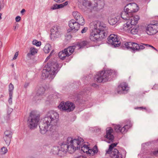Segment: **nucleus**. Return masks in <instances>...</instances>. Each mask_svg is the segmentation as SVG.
<instances>
[{
  "label": "nucleus",
  "mask_w": 158,
  "mask_h": 158,
  "mask_svg": "<svg viewBox=\"0 0 158 158\" xmlns=\"http://www.w3.org/2000/svg\"><path fill=\"white\" fill-rule=\"evenodd\" d=\"M94 28L91 33L90 39L93 41H95L99 39L103 38L105 36V27L102 23L97 22L94 25Z\"/></svg>",
  "instance_id": "obj_1"
},
{
  "label": "nucleus",
  "mask_w": 158,
  "mask_h": 158,
  "mask_svg": "<svg viewBox=\"0 0 158 158\" xmlns=\"http://www.w3.org/2000/svg\"><path fill=\"white\" fill-rule=\"evenodd\" d=\"M73 15L76 19H71L69 22V26L72 30L78 31L80 28V25H84L85 21L83 17L77 12L73 13Z\"/></svg>",
  "instance_id": "obj_2"
},
{
  "label": "nucleus",
  "mask_w": 158,
  "mask_h": 158,
  "mask_svg": "<svg viewBox=\"0 0 158 158\" xmlns=\"http://www.w3.org/2000/svg\"><path fill=\"white\" fill-rule=\"evenodd\" d=\"M69 141V145L67 147L68 150L70 153H73L78 148H79L81 143L84 140L80 137H78L76 139H73L71 137H69L67 139Z\"/></svg>",
  "instance_id": "obj_3"
},
{
  "label": "nucleus",
  "mask_w": 158,
  "mask_h": 158,
  "mask_svg": "<svg viewBox=\"0 0 158 158\" xmlns=\"http://www.w3.org/2000/svg\"><path fill=\"white\" fill-rule=\"evenodd\" d=\"M117 144L118 143H115L110 145L106 153L110 155L111 158H125L126 156L125 151L120 153L117 149L114 148Z\"/></svg>",
  "instance_id": "obj_4"
},
{
  "label": "nucleus",
  "mask_w": 158,
  "mask_h": 158,
  "mask_svg": "<svg viewBox=\"0 0 158 158\" xmlns=\"http://www.w3.org/2000/svg\"><path fill=\"white\" fill-rule=\"evenodd\" d=\"M59 68V65L56 63H48L44 66L43 72V75L46 77H48L49 75L54 73Z\"/></svg>",
  "instance_id": "obj_5"
},
{
  "label": "nucleus",
  "mask_w": 158,
  "mask_h": 158,
  "mask_svg": "<svg viewBox=\"0 0 158 158\" xmlns=\"http://www.w3.org/2000/svg\"><path fill=\"white\" fill-rule=\"evenodd\" d=\"M58 108L61 110L70 112L74 110L75 108V104L71 102L62 101L60 103L58 106Z\"/></svg>",
  "instance_id": "obj_6"
},
{
  "label": "nucleus",
  "mask_w": 158,
  "mask_h": 158,
  "mask_svg": "<svg viewBox=\"0 0 158 158\" xmlns=\"http://www.w3.org/2000/svg\"><path fill=\"white\" fill-rule=\"evenodd\" d=\"M154 23L148 24L146 27V32L149 35H153L158 32V21Z\"/></svg>",
  "instance_id": "obj_7"
},
{
  "label": "nucleus",
  "mask_w": 158,
  "mask_h": 158,
  "mask_svg": "<svg viewBox=\"0 0 158 158\" xmlns=\"http://www.w3.org/2000/svg\"><path fill=\"white\" fill-rule=\"evenodd\" d=\"M111 74V72L109 70L101 71L96 76V81L97 82L100 83L103 81H106L107 80V77Z\"/></svg>",
  "instance_id": "obj_8"
},
{
  "label": "nucleus",
  "mask_w": 158,
  "mask_h": 158,
  "mask_svg": "<svg viewBox=\"0 0 158 158\" xmlns=\"http://www.w3.org/2000/svg\"><path fill=\"white\" fill-rule=\"evenodd\" d=\"M131 3H129L126 5L124 8V10L122 12L121 16L124 19H127L132 16Z\"/></svg>",
  "instance_id": "obj_9"
},
{
  "label": "nucleus",
  "mask_w": 158,
  "mask_h": 158,
  "mask_svg": "<svg viewBox=\"0 0 158 158\" xmlns=\"http://www.w3.org/2000/svg\"><path fill=\"white\" fill-rule=\"evenodd\" d=\"M39 120V118L35 115L31 114L28 119L29 127L31 129L36 127L38 125Z\"/></svg>",
  "instance_id": "obj_10"
},
{
  "label": "nucleus",
  "mask_w": 158,
  "mask_h": 158,
  "mask_svg": "<svg viewBox=\"0 0 158 158\" xmlns=\"http://www.w3.org/2000/svg\"><path fill=\"white\" fill-rule=\"evenodd\" d=\"M109 44L114 46V47H118L120 44V39L117 35L111 34L108 38Z\"/></svg>",
  "instance_id": "obj_11"
},
{
  "label": "nucleus",
  "mask_w": 158,
  "mask_h": 158,
  "mask_svg": "<svg viewBox=\"0 0 158 158\" xmlns=\"http://www.w3.org/2000/svg\"><path fill=\"white\" fill-rule=\"evenodd\" d=\"M124 47L127 49L136 50L138 47V44L132 42H127L124 44Z\"/></svg>",
  "instance_id": "obj_12"
},
{
  "label": "nucleus",
  "mask_w": 158,
  "mask_h": 158,
  "mask_svg": "<svg viewBox=\"0 0 158 158\" xmlns=\"http://www.w3.org/2000/svg\"><path fill=\"white\" fill-rule=\"evenodd\" d=\"M113 131V129L111 127L108 128L106 131V134L105 135V137L109 140L112 141L114 139V136L112 134Z\"/></svg>",
  "instance_id": "obj_13"
},
{
  "label": "nucleus",
  "mask_w": 158,
  "mask_h": 158,
  "mask_svg": "<svg viewBox=\"0 0 158 158\" xmlns=\"http://www.w3.org/2000/svg\"><path fill=\"white\" fill-rule=\"evenodd\" d=\"M75 49L74 46H70L65 48V51L68 57L71 55L74 52Z\"/></svg>",
  "instance_id": "obj_14"
},
{
  "label": "nucleus",
  "mask_w": 158,
  "mask_h": 158,
  "mask_svg": "<svg viewBox=\"0 0 158 158\" xmlns=\"http://www.w3.org/2000/svg\"><path fill=\"white\" fill-rule=\"evenodd\" d=\"M128 88L127 84L125 83H123L119 85L117 89L118 93H122L124 91L127 90Z\"/></svg>",
  "instance_id": "obj_15"
},
{
  "label": "nucleus",
  "mask_w": 158,
  "mask_h": 158,
  "mask_svg": "<svg viewBox=\"0 0 158 158\" xmlns=\"http://www.w3.org/2000/svg\"><path fill=\"white\" fill-rule=\"evenodd\" d=\"M68 4V2L66 1L64 3L58 5L57 4L54 5L52 6L51 8V10H54L56 9H58L60 8H62L64 7L67 6Z\"/></svg>",
  "instance_id": "obj_16"
},
{
  "label": "nucleus",
  "mask_w": 158,
  "mask_h": 158,
  "mask_svg": "<svg viewBox=\"0 0 158 158\" xmlns=\"http://www.w3.org/2000/svg\"><path fill=\"white\" fill-rule=\"evenodd\" d=\"M58 56L60 59L62 60L65 59L67 57H68L64 49L60 52L58 54Z\"/></svg>",
  "instance_id": "obj_17"
},
{
  "label": "nucleus",
  "mask_w": 158,
  "mask_h": 158,
  "mask_svg": "<svg viewBox=\"0 0 158 158\" xmlns=\"http://www.w3.org/2000/svg\"><path fill=\"white\" fill-rule=\"evenodd\" d=\"M114 130L116 132L118 133H123L124 132L125 129L119 125H116L114 126Z\"/></svg>",
  "instance_id": "obj_18"
},
{
  "label": "nucleus",
  "mask_w": 158,
  "mask_h": 158,
  "mask_svg": "<svg viewBox=\"0 0 158 158\" xmlns=\"http://www.w3.org/2000/svg\"><path fill=\"white\" fill-rule=\"evenodd\" d=\"M130 18H131V23L134 25H136L138 23V21L139 20V16L138 15H135L134 16L132 15Z\"/></svg>",
  "instance_id": "obj_19"
},
{
  "label": "nucleus",
  "mask_w": 158,
  "mask_h": 158,
  "mask_svg": "<svg viewBox=\"0 0 158 158\" xmlns=\"http://www.w3.org/2000/svg\"><path fill=\"white\" fill-rule=\"evenodd\" d=\"M131 3V9L132 11V15H133V13L138 11L139 9V6L136 4L135 3Z\"/></svg>",
  "instance_id": "obj_20"
},
{
  "label": "nucleus",
  "mask_w": 158,
  "mask_h": 158,
  "mask_svg": "<svg viewBox=\"0 0 158 158\" xmlns=\"http://www.w3.org/2000/svg\"><path fill=\"white\" fill-rule=\"evenodd\" d=\"M144 46H146L147 47H150L152 48L153 49H154L155 50H156V51H158L157 49H156L154 47H153V46L148 44H143V45H139V44H138V47L136 49V50H138L139 49H143L145 48Z\"/></svg>",
  "instance_id": "obj_21"
},
{
  "label": "nucleus",
  "mask_w": 158,
  "mask_h": 158,
  "mask_svg": "<svg viewBox=\"0 0 158 158\" xmlns=\"http://www.w3.org/2000/svg\"><path fill=\"white\" fill-rule=\"evenodd\" d=\"M98 152V148L97 146H95L93 149H89V151L87 152V154L90 155H94Z\"/></svg>",
  "instance_id": "obj_22"
},
{
  "label": "nucleus",
  "mask_w": 158,
  "mask_h": 158,
  "mask_svg": "<svg viewBox=\"0 0 158 158\" xmlns=\"http://www.w3.org/2000/svg\"><path fill=\"white\" fill-rule=\"evenodd\" d=\"M38 52V50L34 47H31L30 49L29 52L28 53L27 56H30V55L33 56L37 54Z\"/></svg>",
  "instance_id": "obj_23"
},
{
  "label": "nucleus",
  "mask_w": 158,
  "mask_h": 158,
  "mask_svg": "<svg viewBox=\"0 0 158 158\" xmlns=\"http://www.w3.org/2000/svg\"><path fill=\"white\" fill-rule=\"evenodd\" d=\"M133 25L131 22H127L124 25L123 28L125 30L129 31Z\"/></svg>",
  "instance_id": "obj_24"
},
{
  "label": "nucleus",
  "mask_w": 158,
  "mask_h": 158,
  "mask_svg": "<svg viewBox=\"0 0 158 158\" xmlns=\"http://www.w3.org/2000/svg\"><path fill=\"white\" fill-rule=\"evenodd\" d=\"M118 21V19L117 18L114 17L110 19L109 20V22L110 25H113L116 23Z\"/></svg>",
  "instance_id": "obj_25"
},
{
  "label": "nucleus",
  "mask_w": 158,
  "mask_h": 158,
  "mask_svg": "<svg viewBox=\"0 0 158 158\" xmlns=\"http://www.w3.org/2000/svg\"><path fill=\"white\" fill-rule=\"evenodd\" d=\"M89 147L87 145H84L81 147V150L84 152L86 153L87 154L89 151Z\"/></svg>",
  "instance_id": "obj_26"
},
{
  "label": "nucleus",
  "mask_w": 158,
  "mask_h": 158,
  "mask_svg": "<svg viewBox=\"0 0 158 158\" xmlns=\"http://www.w3.org/2000/svg\"><path fill=\"white\" fill-rule=\"evenodd\" d=\"M32 44L34 45H36V46L39 47L41 46V43L40 41H38L36 40H34L32 41Z\"/></svg>",
  "instance_id": "obj_27"
},
{
  "label": "nucleus",
  "mask_w": 158,
  "mask_h": 158,
  "mask_svg": "<svg viewBox=\"0 0 158 158\" xmlns=\"http://www.w3.org/2000/svg\"><path fill=\"white\" fill-rule=\"evenodd\" d=\"M130 31L132 34H135L137 32L135 26L133 25L132 26V28H131Z\"/></svg>",
  "instance_id": "obj_28"
},
{
  "label": "nucleus",
  "mask_w": 158,
  "mask_h": 158,
  "mask_svg": "<svg viewBox=\"0 0 158 158\" xmlns=\"http://www.w3.org/2000/svg\"><path fill=\"white\" fill-rule=\"evenodd\" d=\"M44 50L45 53H48L50 52V49L48 45H46L44 48Z\"/></svg>",
  "instance_id": "obj_29"
},
{
  "label": "nucleus",
  "mask_w": 158,
  "mask_h": 158,
  "mask_svg": "<svg viewBox=\"0 0 158 158\" xmlns=\"http://www.w3.org/2000/svg\"><path fill=\"white\" fill-rule=\"evenodd\" d=\"M7 152V150L6 148L3 147L1 148V153L2 154H4L6 153Z\"/></svg>",
  "instance_id": "obj_30"
},
{
  "label": "nucleus",
  "mask_w": 158,
  "mask_h": 158,
  "mask_svg": "<svg viewBox=\"0 0 158 158\" xmlns=\"http://www.w3.org/2000/svg\"><path fill=\"white\" fill-rule=\"evenodd\" d=\"M132 127L131 124L129 123V124L126 125L123 127L125 129V131H126V129H129Z\"/></svg>",
  "instance_id": "obj_31"
},
{
  "label": "nucleus",
  "mask_w": 158,
  "mask_h": 158,
  "mask_svg": "<svg viewBox=\"0 0 158 158\" xmlns=\"http://www.w3.org/2000/svg\"><path fill=\"white\" fill-rule=\"evenodd\" d=\"M55 113H52L50 115V118L51 119V120H53L55 118Z\"/></svg>",
  "instance_id": "obj_32"
},
{
  "label": "nucleus",
  "mask_w": 158,
  "mask_h": 158,
  "mask_svg": "<svg viewBox=\"0 0 158 158\" xmlns=\"http://www.w3.org/2000/svg\"><path fill=\"white\" fill-rule=\"evenodd\" d=\"M88 30L87 27H84L83 29L81 31V32L82 33H85Z\"/></svg>",
  "instance_id": "obj_33"
},
{
  "label": "nucleus",
  "mask_w": 158,
  "mask_h": 158,
  "mask_svg": "<svg viewBox=\"0 0 158 158\" xmlns=\"http://www.w3.org/2000/svg\"><path fill=\"white\" fill-rule=\"evenodd\" d=\"M21 20V17L20 16H17L15 18L16 21L17 22H19Z\"/></svg>",
  "instance_id": "obj_34"
},
{
  "label": "nucleus",
  "mask_w": 158,
  "mask_h": 158,
  "mask_svg": "<svg viewBox=\"0 0 158 158\" xmlns=\"http://www.w3.org/2000/svg\"><path fill=\"white\" fill-rule=\"evenodd\" d=\"M19 54V52H16L14 55V57L13 58V59H15L18 56Z\"/></svg>",
  "instance_id": "obj_35"
},
{
  "label": "nucleus",
  "mask_w": 158,
  "mask_h": 158,
  "mask_svg": "<svg viewBox=\"0 0 158 158\" xmlns=\"http://www.w3.org/2000/svg\"><path fill=\"white\" fill-rule=\"evenodd\" d=\"M158 87L157 85H155L152 88V89H156Z\"/></svg>",
  "instance_id": "obj_36"
},
{
  "label": "nucleus",
  "mask_w": 158,
  "mask_h": 158,
  "mask_svg": "<svg viewBox=\"0 0 158 158\" xmlns=\"http://www.w3.org/2000/svg\"><path fill=\"white\" fill-rule=\"evenodd\" d=\"M158 153V150L157 151H154L153 152V154L155 155Z\"/></svg>",
  "instance_id": "obj_37"
},
{
  "label": "nucleus",
  "mask_w": 158,
  "mask_h": 158,
  "mask_svg": "<svg viewBox=\"0 0 158 158\" xmlns=\"http://www.w3.org/2000/svg\"><path fill=\"white\" fill-rule=\"evenodd\" d=\"M25 12V10L23 9L21 11V13L22 14H23V13Z\"/></svg>",
  "instance_id": "obj_38"
},
{
  "label": "nucleus",
  "mask_w": 158,
  "mask_h": 158,
  "mask_svg": "<svg viewBox=\"0 0 158 158\" xmlns=\"http://www.w3.org/2000/svg\"><path fill=\"white\" fill-rule=\"evenodd\" d=\"M139 108V109H144V110H146V107H139L138 108Z\"/></svg>",
  "instance_id": "obj_39"
},
{
  "label": "nucleus",
  "mask_w": 158,
  "mask_h": 158,
  "mask_svg": "<svg viewBox=\"0 0 158 158\" xmlns=\"http://www.w3.org/2000/svg\"><path fill=\"white\" fill-rule=\"evenodd\" d=\"M2 43L1 41H0V48H1L2 46Z\"/></svg>",
  "instance_id": "obj_40"
},
{
  "label": "nucleus",
  "mask_w": 158,
  "mask_h": 158,
  "mask_svg": "<svg viewBox=\"0 0 158 158\" xmlns=\"http://www.w3.org/2000/svg\"><path fill=\"white\" fill-rule=\"evenodd\" d=\"M65 0H59V3L61 2L64 1Z\"/></svg>",
  "instance_id": "obj_41"
},
{
  "label": "nucleus",
  "mask_w": 158,
  "mask_h": 158,
  "mask_svg": "<svg viewBox=\"0 0 158 158\" xmlns=\"http://www.w3.org/2000/svg\"><path fill=\"white\" fill-rule=\"evenodd\" d=\"M82 43L84 44H86V42L85 41H84L82 42Z\"/></svg>",
  "instance_id": "obj_42"
},
{
  "label": "nucleus",
  "mask_w": 158,
  "mask_h": 158,
  "mask_svg": "<svg viewBox=\"0 0 158 158\" xmlns=\"http://www.w3.org/2000/svg\"><path fill=\"white\" fill-rule=\"evenodd\" d=\"M9 86H10V87H12V88H13V85H12V84H10V85H9Z\"/></svg>",
  "instance_id": "obj_43"
},
{
  "label": "nucleus",
  "mask_w": 158,
  "mask_h": 158,
  "mask_svg": "<svg viewBox=\"0 0 158 158\" xmlns=\"http://www.w3.org/2000/svg\"><path fill=\"white\" fill-rule=\"evenodd\" d=\"M54 1H56V2H59V0H54Z\"/></svg>",
  "instance_id": "obj_44"
},
{
  "label": "nucleus",
  "mask_w": 158,
  "mask_h": 158,
  "mask_svg": "<svg viewBox=\"0 0 158 158\" xmlns=\"http://www.w3.org/2000/svg\"><path fill=\"white\" fill-rule=\"evenodd\" d=\"M1 15H0V19H1Z\"/></svg>",
  "instance_id": "obj_45"
}]
</instances>
